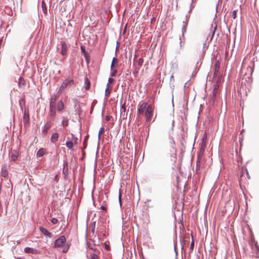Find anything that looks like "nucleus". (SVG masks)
Listing matches in <instances>:
<instances>
[{
  "mask_svg": "<svg viewBox=\"0 0 259 259\" xmlns=\"http://www.w3.org/2000/svg\"><path fill=\"white\" fill-rule=\"evenodd\" d=\"M74 84L73 79H65L60 87L58 94H61L67 87H72Z\"/></svg>",
  "mask_w": 259,
  "mask_h": 259,
  "instance_id": "f257e3e1",
  "label": "nucleus"
},
{
  "mask_svg": "<svg viewBox=\"0 0 259 259\" xmlns=\"http://www.w3.org/2000/svg\"><path fill=\"white\" fill-rule=\"evenodd\" d=\"M153 111H154L153 106L152 105H149L147 109L146 110V111L144 114H145L146 121L149 122L151 120Z\"/></svg>",
  "mask_w": 259,
  "mask_h": 259,
  "instance_id": "f03ea898",
  "label": "nucleus"
},
{
  "mask_svg": "<svg viewBox=\"0 0 259 259\" xmlns=\"http://www.w3.org/2000/svg\"><path fill=\"white\" fill-rule=\"evenodd\" d=\"M149 104H148L147 102H142L140 103L138 105V115H144V112H145L146 110L147 109L148 106Z\"/></svg>",
  "mask_w": 259,
  "mask_h": 259,
  "instance_id": "7ed1b4c3",
  "label": "nucleus"
},
{
  "mask_svg": "<svg viewBox=\"0 0 259 259\" xmlns=\"http://www.w3.org/2000/svg\"><path fill=\"white\" fill-rule=\"evenodd\" d=\"M66 238L64 236H61L58 238L54 243L55 247H59L62 245V244L65 242Z\"/></svg>",
  "mask_w": 259,
  "mask_h": 259,
  "instance_id": "20e7f679",
  "label": "nucleus"
},
{
  "mask_svg": "<svg viewBox=\"0 0 259 259\" xmlns=\"http://www.w3.org/2000/svg\"><path fill=\"white\" fill-rule=\"evenodd\" d=\"M23 121L24 124L29 123V116L28 109L25 108L24 111V114L23 116Z\"/></svg>",
  "mask_w": 259,
  "mask_h": 259,
  "instance_id": "39448f33",
  "label": "nucleus"
},
{
  "mask_svg": "<svg viewBox=\"0 0 259 259\" xmlns=\"http://www.w3.org/2000/svg\"><path fill=\"white\" fill-rule=\"evenodd\" d=\"M24 252L26 253H31L34 254L40 253V251L38 250L30 247H25L24 248Z\"/></svg>",
  "mask_w": 259,
  "mask_h": 259,
  "instance_id": "423d86ee",
  "label": "nucleus"
},
{
  "mask_svg": "<svg viewBox=\"0 0 259 259\" xmlns=\"http://www.w3.org/2000/svg\"><path fill=\"white\" fill-rule=\"evenodd\" d=\"M39 230L46 236H47L49 238H51L52 237V233L49 232L46 229H45L42 227H40Z\"/></svg>",
  "mask_w": 259,
  "mask_h": 259,
  "instance_id": "0eeeda50",
  "label": "nucleus"
},
{
  "mask_svg": "<svg viewBox=\"0 0 259 259\" xmlns=\"http://www.w3.org/2000/svg\"><path fill=\"white\" fill-rule=\"evenodd\" d=\"M118 64V60L117 58L116 57H114L112 59L111 65V70H113V69L116 67H117Z\"/></svg>",
  "mask_w": 259,
  "mask_h": 259,
  "instance_id": "6e6552de",
  "label": "nucleus"
},
{
  "mask_svg": "<svg viewBox=\"0 0 259 259\" xmlns=\"http://www.w3.org/2000/svg\"><path fill=\"white\" fill-rule=\"evenodd\" d=\"M18 155L19 154L18 152L16 151L12 152L10 156L11 159L13 161H16L18 159Z\"/></svg>",
  "mask_w": 259,
  "mask_h": 259,
  "instance_id": "1a4fd4ad",
  "label": "nucleus"
},
{
  "mask_svg": "<svg viewBox=\"0 0 259 259\" xmlns=\"http://www.w3.org/2000/svg\"><path fill=\"white\" fill-rule=\"evenodd\" d=\"M58 134L57 133H54L51 138V141L52 143H55L58 139Z\"/></svg>",
  "mask_w": 259,
  "mask_h": 259,
  "instance_id": "9d476101",
  "label": "nucleus"
},
{
  "mask_svg": "<svg viewBox=\"0 0 259 259\" xmlns=\"http://www.w3.org/2000/svg\"><path fill=\"white\" fill-rule=\"evenodd\" d=\"M64 108V104L62 101H59L57 104V110L61 111Z\"/></svg>",
  "mask_w": 259,
  "mask_h": 259,
  "instance_id": "9b49d317",
  "label": "nucleus"
},
{
  "mask_svg": "<svg viewBox=\"0 0 259 259\" xmlns=\"http://www.w3.org/2000/svg\"><path fill=\"white\" fill-rule=\"evenodd\" d=\"M61 54L64 55L66 54V51H67V46L65 43H62V46H61Z\"/></svg>",
  "mask_w": 259,
  "mask_h": 259,
  "instance_id": "f8f14e48",
  "label": "nucleus"
},
{
  "mask_svg": "<svg viewBox=\"0 0 259 259\" xmlns=\"http://www.w3.org/2000/svg\"><path fill=\"white\" fill-rule=\"evenodd\" d=\"M51 125L49 123H47L44 126L42 133L44 134H46L49 130V129L50 128Z\"/></svg>",
  "mask_w": 259,
  "mask_h": 259,
  "instance_id": "ddd939ff",
  "label": "nucleus"
},
{
  "mask_svg": "<svg viewBox=\"0 0 259 259\" xmlns=\"http://www.w3.org/2000/svg\"><path fill=\"white\" fill-rule=\"evenodd\" d=\"M8 172L7 170H6V168L5 167H4L2 168V172H1V176H3L4 178H6L8 176Z\"/></svg>",
  "mask_w": 259,
  "mask_h": 259,
  "instance_id": "4468645a",
  "label": "nucleus"
},
{
  "mask_svg": "<svg viewBox=\"0 0 259 259\" xmlns=\"http://www.w3.org/2000/svg\"><path fill=\"white\" fill-rule=\"evenodd\" d=\"M45 154V150L43 148L39 149L37 152V156L38 157H41Z\"/></svg>",
  "mask_w": 259,
  "mask_h": 259,
  "instance_id": "2eb2a0df",
  "label": "nucleus"
},
{
  "mask_svg": "<svg viewBox=\"0 0 259 259\" xmlns=\"http://www.w3.org/2000/svg\"><path fill=\"white\" fill-rule=\"evenodd\" d=\"M109 88V85L108 83H107L106 85V88L105 92V96L107 97H108L109 96V95L111 93V90H110Z\"/></svg>",
  "mask_w": 259,
  "mask_h": 259,
  "instance_id": "dca6fc26",
  "label": "nucleus"
},
{
  "mask_svg": "<svg viewBox=\"0 0 259 259\" xmlns=\"http://www.w3.org/2000/svg\"><path fill=\"white\" fill-rule=\"evenodd\" d=\"M25 85V81L23 78L20 77L18 81V85L21 87V85L24 86Z\"/></svg>",
  "mask_w": 259,
  "mask_h": 259,
  "instance_id": "f3484780",
  "label": "nucleus"
},
{
  "mask_svg": "<svg viewBox=\"0 0 259 259\" xmlns=\"http://www.w3.org/2000/svg\"><path fill=\"white\" fill-rule=\"evenodd\" d=\"M49 112L51 118L54 119L56 117V110H49Z\"/></svg>",
  "mask_w": 259,
  "mask_h": 259,
  "instance_id": "a211bd4d",
  "label": "nucleus"
},
{
  "mask_svg": "<svg viewBox=\"0 0 259 259\" xmlns=\"http://www.w3.org/2000/svg\"><path fill=\"white\" fill-rule=\"evenodd\" d=\"M66 147L69 149H71L73 147V143L71 141H67L66 143Z\"/></svg>",
  "mask_w": 259,
  "mask_h": 259,
  "instance_id": "6ab92c4d",
  "label": "nucleus"
},
{
  "mask_svg": "<svg viewBox=\"0 0 259 259\" xmlns=\"http://www.w3.org/2000/svg\"><path fill=\"white\" fill-rule=\"evenodd\" d=\"M84 83L85 85V90H89L90 88V82L88 78L85 79Z\"/></svg>",
  "mask_w": 259,
  "mask_h": 259,
  "instance_id": "aec40b11",
  "label": "nucleus"
},
{
  "mask_svg": "<svg viewBox=\"0 0 259 259\" xmlns=\"http://www.w3.org/2000/svg\"><path fill=\"white\" fill-rule=\"evenodd\" d=\"M220 69V66L218 64V63H216L215 65H214V74L215 75H217L218 72H219V70Z\"/></svg>",
  "mask_w": 259,
  "mask_h": 259,
  "instance_id": "412c9836",
  "label": "nucleus"
},
{
  "mask_svg": "<svg viewBox=\"0 0 259 259\" xmlns=\"http://www.w3.org/2000/svg\"><path fill=\"white\" fill-rule=\"evenodd\" d=\"M41 8H42V11L44 12V13L45 14H47V9L46 5L44 2H42Z\"/></svg>",
  "mask_w": 259,
  "mask_h": 259,
  "instance_id": "4be33fe9",
  "label": "nucleus"
},
{
  "mask_svg": "<svg viewBox=\"0 0 259 259\" xmlns=\"http://www.w3.org/2000/svg\"><path fill=\"white\" fill-rule=\"evenodd\" d=\"M57 96L56 95L54 97H52L51 99L50 104H56Z\"/></svg>",
  "mask_w": 259,
  "mask_h": 259,
  "instance_id": "5701e85b",
  "label": "nucleus"
},
{
  "mask_svg": "<svg viewBox=\"0 0 259 259\" xmlns=\"http://www.w3.org/2000/svg\"><path fill=\"white\" fill-rule=\"evenodd\" d=\"M104 131H105V129H104V127H101L100 130H99V134H98V137H99V139L100 138V136L102 134H103L104 133Z\"/></svg>",
  "mask_w": 259,
  "mask_h": 259,
  "instance_id": "b1692460",
  "label": "nucleus"
},
{
  "mask_svg": "<svg viewBox=\"0 0 259 259\" xmlns=\"http://www.w3.org/2000/svg\"><path fill=\"white\" fill-rule=\"evenodd\" d=\"M68 120L66 118L63 119L62 123L64 126H67L68 125Z\"/></svg>",
  "mask_w": 259,
  "mask_h": 259,
  "instance_id": "393cba45",
  "label": "nucleus"
},
{
  "mask_svg": "<svg viewBox=\"0 0 259 259\" xmlns=\"http://www.w3.org/2000/svg\"><path fill=\"white\" fill-rule=\"evenodd\" d=\"M88 259H99V258L97 254L92 253Z\"/></svg>",
  "mask_w": 259,
  "mask_h": 259,
  "instance_id": "a878e982",
  "label": "nucleus"
},
{
  "mask_svg": "<svg viewBox=\"0 0 259 259\" xmlns=\"http://www.w3.org/2000/svg\"><path fill=\"white\" fill-rule=\"evenodd\" d=\"M186 31V25L184 24L183 28H182V35L184 36V33Z\"/></svg>",
  "mask_w": 259,
  "mask_h": 259,
  "instance_id": "bb28decb",
  "label": "nucleus"
},
{
  "mask_svg": "<svg viewBox=\"0 0 259 259\" xmlns=\"http://www.w3.org/2000/svg\"><path fill=\"white\" fill-rule=\"evenodd\" d=\"M144 63V60L143 58H140L139 59V60H138V65L140 66H142L143 64Z\"/></svg>",
  "mask_w": 259,
  "mask_h": 259,
  "instance_id": "cd10ccee",
  "label": "nucleus"
},
{
  "mask_svg": "<svg viewBox=\"0 0 259 259\" xmlns=\"http://www.w3.org/2000/svg\"><path fill=\"white\" fill-rule=\"evenodd\" d=\"M56 104H50V110H56Z\"/></svg>",
  "mask_w": 259,
  "mask_h": 259,
  "instance_id": "c85d7f7f",
  "label": "nucleus"
},
{
  "mask_svg": "<svg viewBox=\"0 0 259 259\" xmlns=\"http://www.w3.org/2000/svg\"><path fill=\"white\" fill-rule=\"evenodd\" d=\"M51 222L53 224H56L58 223V220L56 219V218H52L51 219Z\"/></svg>",
  "mask_w": 259,
  "mask_h": 259,
  "instance_id": "c756f323",
  "label": "nucleus"
},
{
  "mask_svg": "<svg viewBox=\"0 0 259 259\" xmlns=\"http://www.w3.org/2000/svg\"><path fill=\"white\" fill-rule=\"evenodd\" d=\"M112 72L111 73L112 76H115L116 75L117 71L116 70H112Z\"/></svg>",
  "mask_w": 259,
  "mask_h": 259,
  "instance_id": "7c9ffc66",
  "label": "nucleus"
},
{
  "mask_svg": "<svg viewBox=\"0 0 259 259\" xmlns=\"http://www.w3.org/2000/svg\"><path fill=\"white\" fill-rule=\"evenodd\" d=\"M232 17L233 19L236 17V11L235 10L233 11L232 12Z\"/></svg>",
  "mask_w": 259,
  "mask_h": 259,
  "instance_id": "2f4dec72",
  "label": "nucleus"
},
{
  "mask_svg": "<svg viewBox=\"0 0 259 259\" xmlns=\"http://www.w3.org/2000/svg\"><path fill=\"white\" fill-rule=\"evenodd\" d=\"M22 103H23V104H24V99H21L19 100V104H20V106L21 107H22Z\"/></svg>",
  "mask_w": 259,
  "mask_h": 259,
  "instance_id": "473e14b6",
  "label": "nucleus"
},
{
  "mask_svg": "<svg viewBox=\"0 0 259 259\" xmlns=\"http://www.w3.org/2000/svg\"><path fill=\"white\" fill-rule=\"evenodd\" d=\"M113 81H114V79H113V78H109L108 79V84H109V83H112L113 82Z\"/></svg>",
  "mask_w": 259,
  "mask_h": 259,
  "instance_id": "72a5a7b5",
  "label": "nucleus"
},
{
  "mask_svg": "<svg viewBox=\"0 0 259 259\" xmlns=\"http://www.w3.org/2000/svg\"><path fill=\"white\" fill-rule=\"evenodd\" d=\"M193 247H194V242L192 241L191 243V245H190V249L193 250Z\"/></svg>",
  "mask_w": 259,
  "mask_h": 259,
  "instance_id": "f704fd0d",
  "label": "nucleus"
},
{
  "mask_svg": "<svg viewBox=\"0 0 259 259\" xmlns=\"http://www.w3.org/2000/svg\"><path fill=\"white\" fill-rule=\"evenodd\" d=\"M68 247H67V248H64V249L63 250V252H67V250H68Z\"/></svg>",
  "mask_w": 259,
  "mask_h": 259,
  "instance_id": "c9c22d12",
  "label": "nucleus"
},
{
  "mask_svg": "<svg viewBox=\"0 0 259 259\" xmlns=\"http://www.w3.org/2000/svg\"><path fill=\"white\" fill-rule=\"evenodd\" d=\"M110 119V116H107L106 117V120L107 121H109Z\"/></svg>",
  "mask_w": 259,
  "mask_h": 259,
  "instance_id": "e433bc0d",
  "label": "nucleus"
},
{
  "mask_svg": "<svg viewBox=\"0 0 259 259\" xmlns=\"http://www.w3.org/2000/svg\"><path fill=\"white\" fill-rule=\"evenodd\" d=\"M101 208H102V209H103V210H105V206H101Z\"/></svg>",
  "mask_w": 259,
  "mask_h": 259,
  "instance_id": "4c0bfd02",
  "label": "nucleus"
},
{
  "mask_svg": "<svg viewBox=\"0 0 259 259\" xmlns=\"http://www.w3.org/2000/svg\"><path fill=\"white\" fill-rule=\"evenodd\" d=\"M172 79H173V80L174 79L173 76H171V77H170V80H171Z\"/></svg>",
  "mask_w": 259,
  "mask_h": 259,
  "instance_id": "58836bf2",
  "label": "nucleus"
},
{
  "mask_svg": "<svg viewBox=\"0 0 259 259\" xmlns=\"http://www.w3.org/2000/svg\"><path fill=\"white\" fill-rule=\"evenodd\" d=\"M171 143H172L174 145H175V141H174V140L173 139L172 140V142H171Z\"/></svg>",
  "mask_w": 259,
  "mask_h": 259,
  "instance_id": "ea45409f",
  "label": "nucleus"
},
{
  "mask_svg": "<svg viewBox=\"0 0 259 259\" xmlns=\"http://www.w3.org/2000/svg\"><path fill=\"white\" fill-rule=\"evenodd\" d=\"M82 51L83 52L84 51V48L83 47H81Z\"/></svg>",
  "mask_w": 259,
  "mask_h": 259,
  "instance_id": "a19ab883",
  "label": "nucleus"
},
{
  "mask_svg": "<svg viewBox=\"0 0 259 259\" xmlns=\"http://www.w3.org/2000/svg\"><path fill=\"white\" fill-rule=\"evenodd\" d=\"M120 197H121V196H120V195H119V200H120Z\"/></svg>",
  "mask_w": 259,
  "mask_h": 259,
  "instance_id": "79ce46f5",
  "label": "nucleus"
},
{
  "mask_svg": "<svg viewBox=\"0 0 259 259\" xmlns=\"http://www.w3.org/2000/svg\"><path fill=\"white\" fill-rule=\"evenodd\" d=\"M213 96H215V94H214V92H213Z\"/></svg>",
  "mask_w": 259,
  "mask_h": 259,
  "instance_id": "37998d69",
  "label": "nucleus"
}]
</instances>
